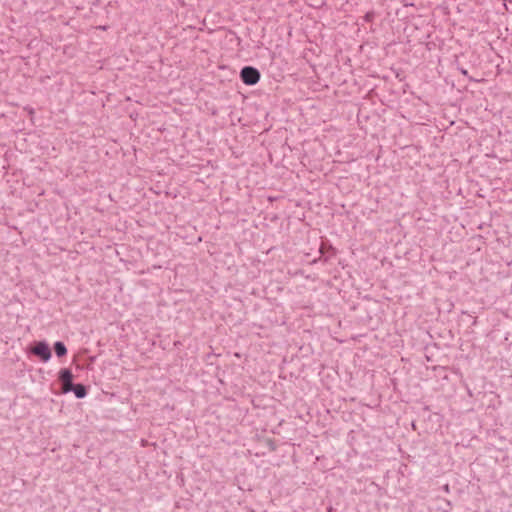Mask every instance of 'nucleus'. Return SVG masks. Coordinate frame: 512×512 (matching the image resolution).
I'll return each instance as SVG.
<instances>
[{
	"label": "nucleus",
	"instance_id": "20e7f679",
	"mask_svg": "<svg viewBox=\"0 0 512 512\" xmlns=\"http://www.w3.org/2000/svg\"><path fill=\"white\" fill-rule=\"evenodd\" d=\"M72 391L74 392L77 398H83L87 394L86 388L82 384L73 385Z\"/></svg>",
	"mask_w": 512,
	"mask_h": 512
},
{
	"label": "nucleus",
	"instance_id": "423d86ee",
	"mask_svg": "<svg viewBox=\"0 0 512 512\" xmlns=\"http://www.w3.org/2000/svg\"><path fill=\"white\" fill-rule=\"evenodd\" d=\"M373 19V13L372 12H368L366 15H365V20L366 21H371Z\"/></svg>",
	"mask_w": 512,
	"mask_h": 512
},
{
	"label": "nucleus",
	"instance_id": "7ed1b4c3",
	"mask_svg": "<svg viewBox=\"0 0 512 512\" xmlns=\"http://www.w3.org/2000/svg\"><path fill=\"white\" fill-rule=\"evenodd\" d=\"M59 378H60V381L62 382V392L68 393V392L72 391L73 375H72L71 371L68 369H62L60 371Z\"/></svg>",
	"mask_w": 512,
	"mask_h": 512
},
{
	"label": "nucleus",
	"instance_id": "39448f33",
	"mask_svg": "<svg viewBox=\"0 0 512 512\" xmlns=\"http://www.w3.org/2000/svg\"><path fill=\"white\" fill-rule=\"evenodd\" d=\"M54 350H55V353H56V355L58 357H63L67 353V349H66L65 345L62 342H56L54 344Z\"/></svg>",
	"mask_w": 512,
	"mask_h": 512
},
{
	"label": "nucleus",
	"instance_id": "f03ea898",
	"mask_svg": "<svg viewBox=\"0 0 512 512\" xmlns=\"http://www.w3.org/2000/svg\"><path fill=\"white\" fill-rule=\"evenodd\" d=\"M31 352L40 357L42 361L47 362L51 358V351L45 342H37L32 348Z\"/></svg>",
	"mask_w": 512,
	"mask_h": 512
},
{
	"label": "nucleus",
	"instance_id": "f257e3e1",
	"mask_svg": "<svg viewBox=\"0 0 512 512\" xmlns=\"http://www.w3.org/2000/svg\"><path fill=\"white\" fill-rule=\"evenodd\" d=\"M240 77L244 84L255 85L260 80V73L256 68L246 66L241 70Z\"/></svg>",
	"mask_w": 512,
	"mask_h": 512
}]
</instances>
